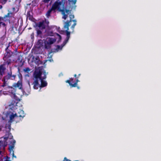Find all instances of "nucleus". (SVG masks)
<instances>
[{"instance_id": "obj_38", "label": "nucleus", "mask_w": 161, "mask_h": 161, "mask_svg": "<svg viewBox=\"0 0 161 161\" xmlns=\"http://www.w3.org/2000/svg\"><path fill=\"white\" fill-rule=\"evenodd\" d=\"M65 12L67 13L68 14H69L68 13L69 12V10L66 9L65 10Z\"/></svg>"}, {"instance_id": "obj_40", "label": "nucleus", "mask_w": 161, "mask_h": 161, "mask_svg": "<svg viewBox=\"0 0 161 161\" xmlns=\"http://www.w3.org/2000/svg\"><path fill=\"white\" fill-rule=\"evenodd\" d=\"M34 33H32V34L31 35V38H32V37H34Z\"/></svg>"}, {"instance_id": "obj_14", "label": "nucleus", "mask_w": 161, "mask_h": 161, "mask_svg": "<svg viewBox=\"0 0 161 161\" xmlns=\"http://www.w3.org/2000/svg\"><path fill=\"white\" fill-rule=\"evenodd\" d=\"M3 59L4 60L3 64L4 65L8 66L11 63L12 60L11 58L3 57Z\"/></svg>"}, {"instance_id": "obj_49", "label": "nucleus", "mask_w": 161, "mask_h": 161, "mask_svg": "<svg viewBox=\"0 0 161 161\" xmlns=\"http://www.w3.org/2000/svg\"><path fill=\"white\" fill-rule=\"evenodd\" d=\"M13 9H15L14 8H13Z\"/></svg>"}, {"instance_id": "obj_20", "label": "nucleus", "mask_w": 161, "mask_h": 161, "mask_svg": "<svg viewBox=\"0 0 161 161\" xmlns=\"http://www.w3.org/2000/svg\"><path fill=\"white\" fill-rule=\"evenodd\" d=\"M16 91V90L15 88H14L12 87H11L9 88V90H8V92L9 93H11L12 96L15 94V92Z\"/></svg>"}, {"instance_id": "obj_18", "label": "nucleus", "mask_w": 161, "mask_h": 161, "mask_svg": "<svg viewBox=\"0 0 161 161\" xmlns=\"http://www.w3.org/2000/svg\"><path fill=\"white\" fill-rule=\"evenodd\" d=\"M17 102V101L14 100H13L11 101L10 103L9 104V106H11L12 107H14L16 106H17V104L18 102Z\"/></svg>"}, {"instance_id": "obj_13", "label": "nucleus", "mask_w": 161, "mask_h": 161, "mask_svg": "<svg viewBox=\"0 0 161 161\" xmlns=\"http://www.w3.org/2000/svg\"><path fill=\"white\" fill-rule=\"evenodd\" d=\"M16 114L19 121L24 118L25 115L24 111L20 109L19 110L17 113H16Z\"/></svg>"}, {"instance_id": "obj_31", "label": "nucleus", "mask_w": 161, "mask_h": 161, "mask_svg": "<svg viewBox=\"0 0 161 161\" xmlns=\"http://www.w3.org/2000/svg\"><path fill=\"white\" fill-rule=\"evenodd\" d=\"M2 81H3V84L1 86L2 87H4L6 86V81L4 80H2Z\"/></svg>"}, {"instance_id": "obj_29", "label": "nucleus", "mask_w": 161, "mask_h": 161, "mask_svg": "<svg viewBox=\"0 0 161 161\" xmlns=\"http://www.w3.org/2000/svg\"><path fill=\"white\" fill-rule=\"evenodd\" d=\"M7 0H0V2L2 4H4L7 2Z\"/></svg>"}, {"instance_id": "obj_15", "label": "nucleus", "mask_w": 161, "mask_h": 161, "mask_svg": "<svg viewBox=\"0 0 161 161\" xmlns=\"http://www.w3.org/2000/svg\"><path fill=\"white\" fill-rule=\"evenodd\" d=\"M13 13L12 12H9L7 14L4 16L5 17L4 22L8 21L9 23H10V19L12 17Z\"/></svg>"}, {"instance_id": "obj_5", "label": "nucleus", "mask_w": 161, "mask_h": 161, "mask_svg": "<svg viewBox=\"0 0 161 161\" xmlns=\"http://www.w3.org/2000/svg\"><path fill=\"white\" fill-rule=\"evenodd\" d=\"M69 17L70 18V20H67L66 22H64V25H66V23H68V25H69V26H70L71 25L70 22H73L74 24H73L71 26V28L73 30H74L75 26L76 25V21L75 19L72 20V19H74L75 17L74 15L72 14H70L69 15Z\"/></svg>"}, {"instance_id": "obj_27", "label": "nucleus", "mask_w": 161, "mask_h": 161, "mask_svg": "<svg viewBox=\"0 0 161 161\" xmlns=\"http://www.w3.org/2000/svg\"><path fill=\"white\" fill-rule=\"evenodd\" d=\"M31 71V69L29 67H27L24 69V71L26 73H29Z\"/></svg>"}, {"instance_id": "obj_19", "label": "nucleus", "mask_w": 161, "mask_h": 161, "mask_svg": "<svg viewBox=\"0 0 161 161\" xmlns=\"http://www.w3.org/2000/svg\"><path fill=\"white\" fill-rule=\"evenodd\" d=\"M4 66H5L3 64L0 66V75H2L4 73V70L5 69V68L4 67Z\"/></svg>"}, {"instance_id": "obj_43", "label": "nucleus", "mask_w": 161, "mask_h": 161, "mask_svg": "<svg viewBox=\"0 0 161 161\" xmlns=\"http://www.w3.org/2000/svg\"><path fill=\"white\" fill-rule=\"evenodd\" d=\"M2 22L0 21V26H1V25H2Z\"/></svg>"}, {"instance_id": "obj_41", "label": "nucleus", "mask_w": 161, "mask_h": 161, "mask_svg": "<svg viewBox=\"0 0 161 161\" xmlns=\"http://www.w3.org/2000/svg\"><path fill=\"white\" fill-rule=\"evenodd\" d=\"M57 48L58 49H59L60 48V46L59 45H57Z\"/></svg>"}, {"instance_id": "obj_10", "label": "nucleus", "mask_w": 161, "mask_h": 161, "mask_svg": "<svg viewBox=\"0 0 161 161\" xmlns=\"http://www.w3.org/2000/svg\"><path fill=\"white\" fill-rule=\"evenodd\" d=\"M10 43H8L6 47V48L5 49L6 53L4 54V57H6L7 58H11L12 54V53L8 49V48L10 46Z\"/></svg>"}, {"instance_id": "obj_30", "label": "nucleus", "mask_w": 161, "mask_h": 161, "mask_svg": "<svg viewBox=\"0 0 161 161\" xmlns=\"http://www.w3.org/2000/svg\"><path fill=\"white\" fill-rule=\"evenodd\" d=\"M35 61L36 64H38L40 61L39 58V57H37L35 58Z\"/></svg>"}, {"instance_id": "obj_8", "label": "nucleus", "mask_w": 161, "mask_h": 161, "mask_svg": "<svg viewBox=\"0 0 161 161\" xmlns=\"http://www.w3.org/2000/svg\"><path fill=\"white\" fill-rule=\"evenodd\" d=\"M15 121L16 123L19 122L16 113L14 114L13 113H12L10 115L9 120L7 124L11 123L13 121Z\"/></svg>"}, {"instance_id": "obj_11", "label": "nucleus", "mask_w": 161, "mask_h": 161, "mask_svg": "<svg viewBox=\"0 0 161 161\" xmlns=\"http://www.w3.org/2000/svg\"><path fill=\"white\" fill-rule=\"evenodd\" d=\"M7 142L5 140L3 141H0V155H2L3 153L2 151H1L2 148L4 149L5 147L7 146Z\"/></svg>"}, {"instance_id": "obj_39", "label": "nucleus", "mask_w": 161, "mask_h": 161, "mask_svg": "<svg viewBox=\"0 0 161 161\" xmlns=\"http://www.w3.org/2000/svg\"><path fill=\"white\" fill-rule=\"evenodd\" d=\"M57 35H58V36H59V39H60V40H61V39H62V37H61V36L60 35H59V34H57Z\"/></svg>"}, {"instance_id": "obj_32", "label": "nucleus", "mask_w": 161, "mask_h": 161, "mask_svg": "<svg viewBox=\"0 0 161 161\" xmlns=\"http://www.w3.org/2000/svg\"><path fill=\"white\" fill-rule=\"evenodd\" d=\"M70 2H72L73 4H75L76 2V0H70Z\"/></svg>"}, {"instance_id": "obj_2", "label": "nucleus", "mask_w": 161, "mask_h": 161, "mask_svg": "<svg viewBox=\"0 0 161 161\" xmlns=\"http://www.w3.org/2000/svg\"><path fill=\"white\" fill-rule=\"evenodd\" d=\"M11 124L9 123L6 124L5 126L6 133L4 136V140H5L6 141L8 139L11 140L13 139V136H12L11 133L10 132L11 129Z\"/></svg>"}, {"instance_id": "obj_37", "label": "nucleus", "mask_w": 161, "mask_h": 161, "mask_svg": "<svg viewBox=\"0 0 161 161\" xmlns=\"http://www.w3.org/2000/svg\"><path fill=\"white\" fill-rule=\"evenodd\" d=\"M63 161H71L70 160L68 159L66 157H65Z\"/></svg>"}, {"instance_id": "obj_9", "label": "nucleus", "mask_w": 161, "mask_h": 161, "mask_svg": "<svg viewBox=\"0 0 161 161\" xmlns=\"http://www.w3.org/2000/svg\"><path fill=\"white\" fill-rule=\"evenodd\" d=\"M15 142L16 141L15 140L13 139V140L10 142V144L9 145L8 149L10 153H11L12 151V155L13 157H14L15 158H16V156H14V152L13 150V149L14 147V144Z\"/></svg>"}, {"instance_id": "obj_36", "label": "nucleus", "mask_w": 161, "mask_h": 161, "mask_svg": "<svg viewBox=\"0 0 161 161\" xmlns=\"http://www.w3.org/2000/svg\"><path fill=\"white\" fill-rule=\"evenodd\" d=\"M16 77V75H12V76L11 77V78H12L11 79L12 80H14L15 79V78Z\"/></svg>"}, {"instance_id": "obj_26", "label": "nucleus", "mask_w": 161, "mask_h": 161, "mask_svg": "<svg viewBox=\"0 0 161 161\" xmlns=\"http://www.w3.org/2000/svg\"><path fill=\"white\" fill-rule=\"evenodd\" d=\"M14 99L17 101V102H19L20 100L19 97H18L16 94H14V95L12 96Z\"/></svg>"}, {"instance_id": "obj_3", "label": "nucleus", "mask_w": 161, "mask_h": 161, "mask_svg": "<svg viewBox=\"0 0 161 161\" xmlns=\"http://www.w3.org/2000/svg\"><path fill=\"white\" fill-rule=\"evenodd\" d=\"M56 41V39L52 37L47 38L44 43L45 48L46 49H50L51 45Z\"/></svg>"}, {"instance_id": "obj_7", "label": "nucleus", "mask_w": 161, "mask_h": 161, "mask_svg": "<svg viewBox=\"0 0 161 161\" xmlns=\"http://www.w3.org/2000/svg\"><path fill=\"white\" fill-rule=\"evenodd\" d=\"M62 4V2L56 1L52 5V8L53 10V11H55L57 9L59 11H61V10H62V9H61V6Z\"/></svg>"}, {"instance_id": "obj_22", "label": "nucleus", "mask_w": 161, "mask_h": 161, "mask_svg": "<svg viewBox=\"0 0 161 161\" xmlns=\"http://www.w3.org/2000/svg\"><path fill=\"white\" fill-rule=\"evenodd\" d=\"M27 18H28L31 21H33V17L32 15H31L30 12H28L27 13Z\"/></svg>"}, {"instance_id": "obj_17", "label": "nucleus", "mask_w": 161, "mask_h": 161, "mask_svg": "<svg viewBox=\"0 0 161 161\" xmlns=\"http://www.w3.org/2000/svg\"><path fill=\"white\" fill-rule=\"evenodd\" d=\"M13 86L15 88L18 87L19 89H22V81L21 80L18 81L16 83L14 84Z\"/></svg>"}, {"instance_id": "obj_35", "label": "nucleus", "mask_w": 161, "mask_h": 161, "mask_svg": "<svg viewBox=\"0 0 161 161\" xmlns=\"http://www.w3.org/2000/svg\"><path fill=\"white\" fill-rule=\"evenodd\" d=\"M50 0H43V2L45 3H48L49 1Z\"/></svg>"}, {"instance_id": "obj_33", "label": "nucleus", "mask_w": 161, "mask_h": 161, "mask_svg": "<svg viewBox=\"0 0 161 161\" xmlns=\"http://www.w3.org/2000/svg\"><path fill=\"white\" fill-rule=\"evenodd\" d=\"M0 21H4L5 17H4V16L3 17H0Z\"/></svg>"}, {"instance_id": "obj_47", "label": "nucleus", "mask_w": 161, "mask_h": 161, "mask_svg": "<svg viewBox=\"0 0 161 161\" xmlns=\"http://www.w3.org/2000/svg\"><path fill=\"white\" fill-rule=\"evenodd\" d=\"M5 161H10L9 160L6 159Z\"/></svg>"}, {"instance_id": "obj_50", "label": "nucleus", "mask_w": 161, "mask_h": 161, "mask_svg": "<svg viewBox=\"0 0 161 161\" xmlns=\"http://www.w3.org/2000/svg\"><path fill=\"white\" fill-rule=\"evenodd\" d=\"M75 161H78V160H75Z\"/></svg>"}, {"instance_id": "obj_16", "label": "nucleus", "mask_w": 161, "mask_h": 161, "mask_svg": "<svg viewBox=\"0 0 161 161\" xmlns=\"http://www.w3.org/2000/svg\"><path fill=\"white\" fill-rule=\"evenodd\" d=\"M36 26L42 30L45 29L46 28L45 25L44 24V21L39 22L38 23L36 24Z\"/></svg>"}, {"instance_id": "obj_4", "label": "nucleus", "mask_w": 161, "mask_h": 161, "mask_svg": "<svg viewBox=\"0 0 161 161\" xmlns=\"http://www.w3.org/2000/svg\"><path fill=\"white\" fill-rule=\"evenodd\" d=\"M76 74H75L74 75V76L75 77V81L74 84H72L71 83V81L73 82V80L74 78H70L69 80H67L65 81L66 83H68L69 85L71 87H75L77 86V83L78 82L80 81V80H78V77Z\"/></svg>"}, {"instance_id": "obj_6", "label": "nucleus", "mask_w": 161, "mask_h": 161, "mask_svg": "<svg viewBox=\"0 0 161 161\" xmlns=\"http://www.w3.org/2000/svg\"><path fill=\"white\" fill-rule=\"evenodd\" d=\"M68 23H66V25H64V28L66 29L65 32L66 33V37L64 42L63 43L65 44L69 41L70 37V32L69 31V25L68 24Z\"/></svg>"}, {"instance_id": "obj_48", "label": "nucleus", "mask_w": 161, "mask_h": 161, "mask_svg": "<svg viewBox=\"0 0 161 161\" xmlns=\"http://www.w3.org/2000/svg\"><path fill=\"white\" fill-rule=\"evenodd\" d=\"M48 23H49V22H48L47 23V24H48Z\"/></svg>"}, {"instance_id": "obj_12", "label": "nucleus", "mask_w": 161, "mask_h": 161, "mask_svg": "<svg viewBox=\"0 0 161 161\" xmlns=\"http://www.w3.org/2000/svg\"><path fill=\"white\" fill-rule=\"evenodd\" d=\"M44 76H43V78L41 80H40V81L41 82V85L39 84V87H45L47 85V83L46 81H45L43 80L44 79H45L46 77V72H44L43 73Z\"/></svg>"}, {"instance_id": "obj_42", "label": "nucleus", "mask_w": 161, "mask_h": 161, "mask_svg": "<svg viewBox=\"0 0 161 161\" xmlns=\"http://www.w3.org/2000/svg\"><path fill=\"white\" fill-rule=\"evenodd\" d=\"M3 8L2 6L1 5H0V8L2 9Z\"/></svg>"}, {"instance_id": "obj_46", "label": "nucleus", "mask_w": 161, "mask_h": 161, "mask_svg": "<svg viewBox=\"0 0 161 161\" xmlns=\"http://www.w3.org/2000/svg\"><path fill=\"white\" fill-rule=\"evenodd\" d=\"M28 83L29 86H30V82L29 81H28Z\"/></svg>"}, {"instance_id": "obj_28", "label": "nucleus", "mask_w": 161, "mask_h": 161, "mask_svg": "<svg viewBox=\"0 0 161 161\" xmlns=\"http://www.w3.org/2000/svg\"><path fill=\"white\" fill-rule=\"evenodd\" d=\"M17 60L20 62H21L22 61V57L20 55H19L18 56Z\"/></svg>"}, {"instance_id": "obj_45", "label": "nucleus", "mask_w": 161, "mask_h": 161, "mask_svg": "<svg viewBox=\"0 0 161 161\" xmlns=\"http://www.w3.org/2000/svg\"><path fill=\"white\" fill-rule=\"evenodd\" d=\"M76 87H77V89H79L80 88V87H79V86H76Z\"/></svg>"}, {"instance_id": "obj_44", "label": "nucleus", "mask_w": 161, "mask_h": 161, "mask_svg": "<svg viewBox=\"0 0 161 161\" xmlns=\"http://www.w3.org/2000/svg\"><path fill=\"white\" fill-rule=\"evenodd\" d=\"M80 74H79L78 75V78H79V77H80Z\"/></svg>"}, {"instance_id": "obj_34", "label": "nucleus", "mask_w": 161, "mask_h": 161, "mask_svg": "<svg viewBox=\"0 0 161 161\" xmlns=\"http://www.w3.org/2000/svg\"><path fill=\"white\" fill-rule=\"evenodd\" d=\"M2 25L5 28V29L6 28V25L5 23L2 22Z\"/></svg>"}, {"instance_id": "obj_21", "label": "nucleus", "mask_w": 161, "mask_h": 161, "mask_svg": "<svg viewBox=\"0 0 161 161\" xmlns=\"http://www.w3.org/2000/svg\"><path fill=\"white\" fill-rule=\"evenodd\" d=\"M12 76V72H11L10 73H9L8 74L5 76L3 78V80H8Z\"/></svg>"}, {"instance_id": "obj_25", "label": "nucleus", "mask_w": 161, "mask_h": 161, "mask_svg": "<svg viewBox=\"0 0 161 161\" xmlns=\"http://www.w3.org/2000/svg\"><path fill=\"white\" fill-rule=\"evenodd\" d=\"M36 34L37 36H39L40 37H42V33L41 31L37 28H36Z\"/></svg>"}, {"instance_id": "obj_23", "label": "nucleus", "mask_w": 161, "mask_h": 161, "mask_svg": "<svg viewBox=\"0 0 161 161\" xmlns=\"http://www.w3.org/2000/svg\"><path fill=\"white\" fill-rule=\"evenodd\" d=\"M53 10V9H52V8L51 7V8L50 9H49L47 11L46 14V15L47 18H48L50 16L51 13L52 11Z\"/></svg>"}, {"instance_id": "obj_24", "label": "nucleus", "mask_w": 161, "mask_h": 161, "mask_svg": "<svg viewBox=\"0 0 161 161\" xmlns=\"http://www.w3.org/2000/svg\"><path fill=\"white\" fill-rule=\"evenodd\" d=\"M62 14L63 15V18L65 20L68 17V15L65 14V10L64 9H62V10H61Z\"/></svg>"}, {"instance_id": "obj_1", "label": "nucleus", "mask_w": 161, "mask_h": 161, "mask_svg": "<svg viewBox=\"0 0 161 161\" xmlns=\"http://www.w3.org/2000/svg\"><path fill=\"white\" fill-rule=\"evenodd\" d=\"M42 70L37 69L35 70L33 74L34 81L32 83L33 85V88L34 89H37L39 87L38 81L43 78L42 76Z\"/></svg>"}]
</instances>
